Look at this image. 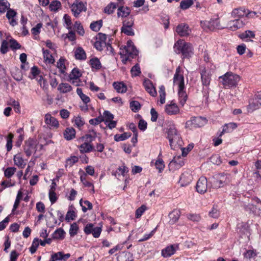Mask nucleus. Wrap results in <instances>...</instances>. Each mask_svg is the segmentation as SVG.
Here are the masks:
<instances>
[{
  "instance_id": "nucleus-63",
  "label": "nucleus",
  "mask_w": 261,
  "mask_h": 261,
  "mask_svg": "<svg viewBox=\"0 0 261 261\" xmlns=\"http://www.w3.org/2000/svg\"><path fill=\"white\" fill-rule=\"evenodd\" d=\"M10 43V47L13 50L20 49L21 48V45L18 42L14 39H11L9 40Z\"/></svg>"
},
{
  "instance_id": "nucleus-40",
  "label": "nucleus",
  "mask_w": 261,
  "mask_h": 261,
  "mask_svg": "<svg viewBox=\"0 0 261 261\" xmlns=\"http://www.w3.org/2000/svg\"><path fill=\"white\" fill-rule=\"evenodd\" d=\"M79 161V158L76 156H70L66 160L65 166L66 168L71 167L74 164Z\"/></svg>"
},
{
  "instance_id": "nucleus-43",
  "label": "nucleus",
  "mask_w": 261,
  "mask_h": 261,
  "mask_svg": "<svg viewBox=\"0 0 261 261\" xmlns=\"http://www.w3.org/2000/svg\"><path fill=\"white\" fill-rule=\"evenodd\" d=\"M50 11L57 12L61 8V4L59 1H53L49 5Z\"/></svg>"
},
{
  "instance_id": "nucleus-4",
  "label": "nucleus",
  "mask_w": 261,
  "mask_h": 261,
  "mask_svg": "<svg viewBox=\"0 0 261 261\" xmlns=\"http://www.w3.org/2000/svg\"><path fill=\"white\" fill-rule=\"evenodd\" d=\"M230 182V175L221 173L216 175L213 178L212 184L215 188H220L224 187Z\"/></svg>"
},
{
  "instance_id": "nucleus-27",
  "label": "nucleus",
  "mask_w": 261,
  "mask_h": 261,
  "mask_svg": "<svg viewBox=\"0 0 261 261\" xmlns=\"http://www.w3.org/2000/svg\"><path fill=\"white\" fill-rule=\"evenodd\" d=\"M80 151L82 153L89 152L95 150V149L93 145H92L89 142H85L79 146Z\"/></svg>"
},
{
  "instance_id": "nucleus-11",
  "label": "nucleus",
  "mask_w": 261,
  "mask_h": 261,
  "mask_svg": "<svg viewBox=\"0 0 261 261\" xmlns=\"http://www.w3.org/2000/svg\"><path fill=\"white\" fill-rule=\"evenodd\" d=\"M196 191L200 194H204L207 189V181L205 177H200L197 182Z\"/></svg>"
},
{
  "instance_id": "nucleus-21",
  "label": "nucleus",
  "mask_w": 261,
  "mask_h": 261,
  "mask_svg": "<svg viewBox=\"0 0 261 261\" xmlns=\"http://www.w3.org/2000/svg\"><path fill=\"white\" fill-rule=\"evenodd\" d=\"M13 160L14 164L18 168L23 169L26 165V162L22 157L21 153H18L14 156Z\"/></svg>"
},
{
  "instance_id": "nucleus-29",
  "label": "nucleus",
  "mask_w": 261,
  "mask_h": 261,
  "mask_svg": "<svg viewBox=\"0 0 261 261\" xmlns=\"http://www.w3.org/2000/svg\"><path fill=\"white\" fill-rule=\"evenodd\" d=\"M173 83L174 85H177L178 89H185L184 77L183 75L178 76H174Z\"/></svg>"
},
{
  "instance_id": "nucleus-16",
  "label": "nucleus",
  "mask_w": 261,
  "mask_h": 261,
  "mask_svg": "<svg viewBox=\"0 0 261 261\" xmlns=\"http://www.w3.org/2000/svg\"><path fill=\"white\" fill-rule=\"evenodd\" d=\"M143 86L146 91L149 93L152 96H155L156 95V91L155 87L153 86L152 83L149 79H145L143 82Z\"/></svg>"
},
{
  "instance_id": "nucleus-12",
  "label": "nucleus",
  "mask_w": 261,
  "mask_h": 261,
  "mask_svg": "<svg viewBox=\"0 0 261 261\" xmlns=\"http://www.w3.org/2000/svg\"><path fill=\"white\" fill-rule=\"evenodd\" d=\"M245 25V22L240 19H235L230 20L227 23V27L231 31H234L243 28Z\"/></svg>"
},
{
  "instance_id": "nucleus-2",
  "label": "nucleus",
  "mask_w": 261,
  "mask_h": 261,
  "mask_svg": "<svg viewBox=\"0 0 261 261\" xmlns=\"http://www.w3.org/2000/svg\"><path fill=\"white\" fill-rule=\"evenodd\" d=\"M138 51L134 46L132 40L127 41L126 45L123 48H120V55L122 59V62L125 64L127 61L134 58L137 55Z\"/></svg>"
},
{
  "instance_id": "nucleus-1",
  "label": "nucleus",
  "mask_w": 261,
  "mask_h": 261,
  "mask_svg": "<svg viewBox=\"0 0 261 261\" xmlns=\"http://www.w3.org/2000/svg\"><path fill=\"white\" fill-rule=\"evenodd\" d=\"M166 138L169 142L171 148L178 150L182 145L183 141L179 132L177 129L173 121H168L165 128Z\"/></svg>"
},
{
  "instance_id": "nucleus-28",
  "label": "nucleus",
  "mask_w": 261,
  "mask_h": 261,
  "mask_svg": "<svg viewBox=\"0 0 261 261\" xmlns=\"http://www.w3.org/2000/svg\"><path fill=\"white\" fill-rule=\"evenodd\" d=\"M184 165V161L183 158L180 155L174 156L173 159L169 164V166L171 167L173 165L175 166L176 168H179Z\"/></svg>"
},
{
  "instance_id": "nucleus-57",
  "label": "nucleus",
  "mask_w": 261,
  "mask_h": 261,
  "mask_svg": "<svg viewBox=\"0 0 261 261\" xmlns=\"http://www.w3.org/2000/svg\"><path fill=\"white\" fill-rule=\"evenodd\" d=\"M160 97V102L161 104H163L165 102L166 98V92L165 88L164 86H161L159 90Z\"/></svg>"
},
{
  "instance_id": "nucleus-22",
  "label": "nucleus",
  "mask_w": 261,
  "mask_h": 261,
  "mask_svg": "<svg viewBox=\"0 0 261 261\" xmlns=\"http://www.w3.org/2000/svg\"><path fill=\"white\" fill-rule=\"evenodd\" d=\"M244 208L246 211L252 212L255 215H259L261 212L260 207L251 202L245 204Z\"/></svg>"
},
{
  "instance_id": "nucleus-18",
  "label": "nucleus",
  "mask_w": 261,
  "mask_h": 261,
  "mask_svg": "<svg viewBox=\"0 0 261 261\" xmlns=\"http://www.w3.org/2000/svg\"><path fill=\"white\" fill-rule=\"evenodd\" d=\"M176 32L180 36H187L190 34L189 26L185 23H181L177 25Z\"/></svg>"
},
{
  "instance_id": "nucleus-7",
  "label": "nucleus",
  "mask_w": 261,
  "mask_h": 261,
  "mask_svg": "<svg viewBox=\"0 0 261 261\" xmlns=\"http://www.w3.org/2000/svg\"><path fill=\"white\" fill-rule=\"evenodd\" d=\"M37 141L32 138H29L25 141L23 145V150L28 157L30 156L36 150Z\"/></svg>"
},
{
  "instance_id": "nucleus-13",
  "label": "nucleus",
  "mask_w": 261,
  "mask_h": 261,
  "mask_svg": "<svg viewBox=\"0 0 261 261\" xmlns=\"http://www.w3.org/2000/svg\"><path fill=\"white\" fill-rule=\"evenodd\" d=\"M44 122L50 128H57L59 126L57 119L48 113L45 115Z\"/></svg>"
},
{
  "instance_id": "nucleus-24",
  "label": "nucleus",
  "mask_w": 261,
  "mask_h": 261,
  "mask_svg": "<svg viewBox=\"0 0 261 261\" xmlns=\"http://www.w3.org/2000/svg\"><path fill=\"white\" fill-rule=\"evenodd\" d=\"M237 123L234 122H230L225 124L223 126L222 131L219 135V137H221L225 133H228L232 132L234 129L237 127Z\"/></svg>"
},
{
  "instance_id": "nucleus-64",
  "label": "nucleus",
  "mask_w": 261,
  "mask_h": 261,
  "mask_svg": "<svg viewBox=\"0 0 261 261\" xmlns=\"http://www.w3.org/2000/svg\"><path fill=\"white\" fill-rule=\"evenodd\" d=\"M254 37L255 34L254 32L250 30L246 31L244 33L241 34L240 35V37L242 39L254 38Z\"/></svg>"
},
{
  "instance_id": "nucleus-49",
  "label": "nucleus",
  "mask_w": 261,
  "mask_h": 261,
  "mask_svg": "<svg viewBox=\"0 0 261 261\" xmlns=\"http://www.w3.org/2000/svg\"><path fill=\"white\" fill-rule=\"evenodd\" d=\"M193 4V0H183L180 3V8L182 10H186L189 8Z\"/></svg>"
},
{
  "instance_id": "nucleus-23",
  "label": "nucleus",
  "mask_w": 261,
  "mask_h": 261,
  "mask_svg": "<svg viewBox=\"0 0 261 261\" xmlns=\"http://www.w3.org/2000/svg\"><path fill=\"white\" fill-rule=\"evenodd\" d=\"M16 15L17 12L14 10L10 9V7L8 9L6 17L9 19L10 25L13 27L17 24V21L14 19Z\"/></svg>"
},
{
  "instance_id": "nucleus-38",
  "label": "nucleus",
  "mask_w": 261,
  "mask_h": 261,
  "mask_svg": "<svg viewBox=\"0 0 261 261\" xmlns=\"http://www.w3.org/2000/svg\"><path fill=\"white\" fill-rule=\"evenodd\" d=\"M80 204L84 212H86L87 210H90L92 208V204L88 200H83L81 199L80 201Z\"/></svg>"
},
{
  "instance_id": "nucleus-54",
  "label": "nucleus",
  "mask_w": 261,
  "mask_h": 261,
  "mask_svg": "<svg viewBox=\"0 0 261 261\" xmlns=\"http://www.w3.org/2000/svg\"><path fill=\"white\" fill-rule=\"evenodd\" d=\"M121 31L122 33L125 34L127 36H134L135 35L134 31L130 27H123L122 26L121 28Z\"/></svg>"
},
{
  "instance_id": "nucleus-39",
  "label": "nucleus",
  "mask_w": 261,
  "mask_h": 261,
  "mask_svg": "<svg viewBox=\"0 0 261 261\" xmlns=\"http://www.w3.org/2000/svg\"><path fill=\"white\" fill-rule=\"evenodd\" d=\"M170 221L171 223L176 222L179 218L180 212L178 210H174L169 214Z\"/></svg>"
},
{
  "instance_id": "nucleus-51",
  "label": "nucleus",
  "mask_w": 261,
  "mask_h": 261,
  "mask_svg": "<svg viewBox=\"0 0 261 261\" xmlns=\"http://www.w3.org/2000/svg\"><path fill=\"white\" fill-rule=\"evenodd\" d=\"M10 6V4L7 1L5 0H0V13H5Z\"/></svg>"
},
{
  "instance_id": "nucleus-26",
  "label": "nucleus",
  "mask_w": 261,
  "mask_h": 261,
  "mask_svg": "<svg viewBox=\"0 0 261 261\" xmlns=\"http://www.w3.org/2000/svg\"><path fill=\"white\" fill-rule=\"evenodd\" d=\"M247 9L243 8H239L234 9L231 12V15L234 18L240 19L241 18L246 17Z\"/></svg>"
},
{
  "instance_id": "nucleus-6",
  "label": "nucleus",
  "mask_w": 261,
  "mask_h": 261,
  "mask_svg": "<svg viewBox=\"0 0 261 261\" xmlns=\"http://www.w3.org/2000/svg\"><path fill=\"white\" fill-rule=\"evenodd\" d=\"M207 123L205 118L202 117H194L191 120L186 123V127L190 129L200 127L204 125Z\"/></svg>"
},
{
  "instance_id": "nucleus-14",
  "label": "nucleus",
  "mask_w": 261,
  "mask_h": 261,
  "mask_svg": "<svg viewBox=\"0 0 261 261\" xmlns=\"http://www.w3.org/2000/svg\"><path fill=\"white\" fill-rule=\"evenodd\" d=\"M178 248V244H174L166 247L162 250V255L164 257H169L174 254Z\"/></svg>"
},
{
  "instance_id": "nucleus-44",
  "label": "nucleus",
  "mask_w": 261,
  "mask_h": 261,
  "mask_svg": "<svg viewBox=\"0 0 261 261\" xmlns=\"http://www.w3.org/2000/svg\"><path fill=\"white\" fill-rule=\"evenodd\" d=\"M185 89H178V96L180 100V103L184 106L187 100V94L184 90Z\"/></svg>"
},
{
  "instance_id": "nucleus-56",
  "label": "nucleus",
  "mask_w": 261,
  "mask_h": 261,
  "mask_svg": "<svg viewBox=\"0 0 261 261\" xmlns=\"http://www.w3.org/2000/svg\"><path fill=\"white\" fill-rule=\"evenodd\" d=\"M16 171L15 167H8L4 171L5 176L7 178L11 177Z\"/></svg>"
},
{
  "instance_id": "nucleus-47",
  "label": "nucleus",
  "mask_w": 261,
  "mask_h": 261,
  "mask_svg": "<svg viewBox=\"0 0 261 261\" xmlns=\"http://www.w3.org/2000/svg\"><path fill=\"white\" fill-rule=\"evenodd\" d=\"M117 4L114 3H111L104 9V12L108 14H112L117 8Z\"/></svg>"
},
{
  "instance_id": "nucleus-33",
  "label": "nucleus",
  "mask_w": 261,
  "mask_h": 261,
  "mask_svg": "<svg viewBox=\"0 0 261 261\" xmlns=\"http://www.w3.org/2000/svg\"><path fill=\"white\" fill-rule=\"evenodd\" d=\"M43 58L46 63L53 64L55 62V59L49 50L43 49Z\"/></svg>"
},
{
  "instance_id": "nucleus-50",
  "label": "nucleus",
  "mask_w": 261,
  "mask_h": 261,
  "mask_svg": "<svg viewBox=\"0 0 261 261\" xmlns=\"http://www.w3.org/2000/svg\"><path fill=\"white\" fill-rule=\"evenodd\" d=\"M14 137V135L12 133H9L7 137V144H6V148L7 151H10L12 148L13 145V138Z\"/></svg>"
},
{
  "instance_id": "nucleus-42",
  "label": "nucleus",
  "mask_w": 261,
  "mask_h": 261,
  "mask_svg": "<svg viewBox=\"0 0 261 261\" xmlns=\"http://www.w3.org/2000/svg\"><path fill=\"white\" fill-rule=\"evenodd\" d=\"M90 64L92 68L96 70L99 69L101 67L100 62L97 58H93L90 59Z\"/></svg>"
},
{
  "instance_id": "nucleus-15",
  "label": "nucleus",
  "mask_w": 261,
  "mask_h": 261,
  "mask_svg": "<svg viewBox=\"0 0 261 261\" xmlns=\"http://www.w3.org/2000/svg\"><path fill=\"white\" fill-rule=\"evenodd\" d=\"M260 106H261V91L258 93L251 102H250L248 109L251 111H254L257 109Z\"/></svg>"
},
{
  "instance_id": "nucleus-8",
  "label": "nucleus",
  "mask_w": 261,
  "mask_h": 261,
  "mask_svg": "<svg viewBox=\"0 0 261 261\" xmlns=\"http://www.w3.org/2000/svg\"><path fill=\"white\" fill-rule=\"evenodd\" d=\"M84 231L86 234H92L94 238H97L100 236L102 229L100 227H95L92 223H88L85 226Z\"/></svg>"
},
{
  "instance_id": "nucleus-62",
  "label": "nucleus",
  "mask_w": 261,
  "mask_h": 261,
  "mask_svg": "<svg viewBox=\"0 0 261 261\" xmlns=\"http://www.w3.org/2000/svg\"><path fill=\"white\" fill-rule=\"evenodd\" d=\"M81 76V74L77 68H74L72 69L71 73L69 75V79H79V78Z\"/></svg>"
},
{
  "instance_id": "nucleus-19",
  "label": "nucleus",
  "mask_w": 261,
  "mask_h": 261,
  "mask_svg": "<svg viewBox=\"0 0 261 261\" xmlns=\"http://www.w3.org/2000/svg\"><path fill=\"white\" fill-rule=\"evenodd\" d=\"M165 112L170 115H176L179 112V109L176 103L171 102L166 105Z\"/></svg>"
},
{
  "instance_id": "nucleus-60",
  "label": "nucleus",
  "mask_w": 261,
  "mask_h": 261,
  "mask_svg": "<svg viewBox=\"0 0 261 261\" xmlns=\"http://www.w3.org/2000/svg\"><path fill=\"white\" fill-rule=\"evenodd\" d=\"M155 166L156 168L159 170L160 172H161L165 168L164 161L162 159H158L156 161L155 163Z\"/></svg>"
},
{
  "instance_id": "nucleus-5",
  "label": "nucleus",
  "mask_w": 261,
  "mask_h": 261,
  "mask_svg": "<svg viewBox=\"0 0 261 261\" xmlns=\"http://www.w3.org/2000/svg\"><path fill=\"white\" fill-rule=\"evenodd\" d=\"M177 44L178 53H181L184 58H189L192 56L193 47L191 44L180 40L177 41Z\"/></svg>"
},
{
  "instance_id": "nucleus-32",
  "label": "nucleus",
  "mask_w": 261,
  "mask_h": 261,
  "mask_svg": "<svg viewBox=\"0 0 261 261\" xmlns=\"http://www.w3.org/2000/svg\"><path fill=\"white\" fill-rule=\"evenodd\" d=\"M71 86L68 83H62L59 84L58 87V90L62 93L70 92L72 90Z\"/></svg>"
},
{
  "instance_id": "nucleus-53",
  "label": "nucleus",
  "mask_w": 261,
  "mask_h": 261,
  "mask_svg": "<svg viewBox=\"0 0 261 261\" xmlns=\"http://www.w3.org/2000/svg\"><path fill=\"white\" fill-rule=\"evenodd\" d=\"M129 107L132 111L134 112H138L141 108L140 103L138 101L136 100L132 101L130 102Z\"/></svg>"
},
{
  "instance_id": "nucleus-3",
  "label": "nucleus",
  "mask_w": 261,
  "mask_h": 261,
  "mask_svg": "<svg viewBox=\"0 0 261 261\" xmlns=\"http://www.w3.org/2000/svg\"><path fill=\"white\" fill-rule=\"evenodd\" d=\"M222 79V83L225 88L236 87L240 80L238 74L231 72H228L220 77Z\"/></svg>"
},
{
  "instance_id": "nucleus-25",
  "label": "nucleus",
  "mask_w": 261,
  "mask_h": 261,
  "mask_svg": "<svg viewBox=\"0 0 261 261\" xmlns=\"http://www.w3.org/2000/svg\"><path fill=\"white\" fill-rule=\"evenodd\" d=\"M130 13V9L129 7L121 6L118 7L117 14L118 17H126Z\"/></svg>"
},
{
  "instance_id": "nucleus-30",
  "label": "nucleus",
  "mask_w": 261,
  "mask_h": 261,
  "mask_svg": "<svg viewBox=\"0 0 261 261\" xmlns=\"http://www.w3.org/2000/svg\"><path fill=\"white\" fill-rule=\"evenodd\" d=\"M64 137L68 141L72 140L75 137V130L72 127L67 128L64 132Z\"/></svg>"
},
{
  "instance_id": "nucleus-35",
  "label": "nucleus",
  "mask_w": 261,
  "mask_h": 261,
  "mask_svg": "<svg viewBox=\"0 0 261 261\" xmlns=\"http://www.w3.org/2000/svg\"><path fill=\"white\" fill-rule=\"evenodd\" d=\"M96 137L97 133L94 130L91 129L89 130L88 133L83 137V138L86 142L90 143L94 141Z\"/></svg>"
},
{
  "instance_id": "nucleus-48",
  "label": "nucleus",
  "mask_w": 261,
  "mask_h": 261,
  "mask_svg": "<svg viewBox=\"0 0 261 261\" xmlns=\"http://www.w3.org/2000/svg\"><path fill=\"white\" fill-rule=\"evenodd\" d=\"M102 21L101 20H100L92 22L90 24V28L92 31L98 32L102 27Z\"/></svg>"
},
{
  "instance_id": "nucleus-52",
  "label": "nucleus",
  "mask_w": 261,
  "mask_h": 261,
  "mask_svg": "<svg viewBox=\"0 0 261 261\" xmlns=\"http://www.w3.org/2000/svg\"><path fill=\"white\" fill-rule=\"evenodd\" d=\"M39 244V239L35 238L33 241L32 245L30 248V251L32 254H34L36 251Z\"/></svg>"
},
{
  "instance_id": "nucleus-61",
  "label": "nucleus",
  "mask_w": 261,
  "mask_h": 261,
  "mask_svg": "<svg viewBox=\"0 0 261 261\" xmlns=\"http://www.w3.org/2000/svg\"><path fill=\"white\" fill-rule=\"evenodd\" d=\"M134 23V20L133 17H129L125 19L122 22V26L123 27H133Z\"/></svg>"
},
{
  "instance_id": "nucleus-55",
  "label": "nucleus",
  "mask_w": 261,
  "mask_h": 261,
  "mask_svg": "<svg viewBox=\"0 0 261 261\" xmlns=\"http://www.w3.org/2000/svg\"><path fill=\"white\" fill-rule=\"evenodd\" d=\"M74 27L75 29H76V31H77V33L83 36L85 31L83 28V26L81 25V23L80 21H75L74 24Z\"/></svg>"
},
{
  "instance_id": "nucleus-17",
  "label": "nucleus",
  "mask_w": 261,
  "mask_h": 261,
  "mask_svg": "<svg viewBox=\"0 0 261 261\" xmlns=\"http://www.w3.org/2000/svg\"><path fill=\"white\" fill-rule=\"evenodd\" d=\"M201 24L203 28L206 31H213L218 27L217 19H211L210 21H205L203 23L201 22Z\"/></svg>"
},
{
  "instance_id": "nucleus-36",
  "label": "nucleus",
  "mask_w": 261,
  "mask_h": 261,
  "mask_svg": "<svg viewBox=\"0 0 261 261\" xmlns=\"http://www.w3.org/2000/svg\"><path fill=\"white\" fill-rule=\"evenodd\" d=\"M201 78L202 84L204 86H208L211 82V77L208 73L206 71H202L201 73Z\"/></svg>"
},
{
  "instance_id": "nucleus-34",
  "label": "nucleus",
  "mask_w": 261,
  "mask_h": 261,
  "mask_svg": "<svg viewBox=\"0 0 261 261\" xmlns=\"http://www.w3.org/2000/svg\"><path fill=\"white\" fill-rule=\"evenodd\" d=\"M74 56L76 59L84 60L86 59V54L82 47L77 48L74 52Z\"/></svg>"
},
{
  "instance_id": "nucleus-46",
  "label": "nucleus",
  "mask_w": 261,
  "mask_h": 261,
  "mask_svg": "<svg viewBox=\"0 0 261 261\" xmlns=\"http://www.w3.org/2000/svg\"><path fill=\"white\" fill-rule=\"evenodd\" d=\"M131 136L130 133H124L122 134H116L114 136V139L116 141H121L125 140Z\"/></svg>"
},
{
  "instance_id": "nucleus-45",
  "label": "nucleus",
  "mask_w": 261,
  "mask_h": 261,
  "mask_svg": "<svg viewBox=\"0 0 261 261\" xmlns=\"http://www.w3.org/2000/svg\"><path fill=\"white\" fill-rule=\"evenodd\" d=\"M65 62V59L62 57L60 58L57 62V67L59 69L62 73H64L66 69Z\"/></svg>"
},
{
  "instance_id": "nucleus-10",
  "label": "nucleus",
  "mask_w": 261,
  "mask_h": 261,
  "mask_svg": "<svg viewBox=\"0 0 261 261\" xmlns=\"http://www.w3.org/2000/svg\"><path fill=\"white\" fill-rule=\"evenodd\" d=\"M107 35L105 34L99 33L94 43L95 47L98 50H101L106 46Z\"/></svg>"
},
{
  "instance_id": "nucleus-59",
  "label": "nucleus",
  "mask_w": 261,
  "mask_h": 261,
  "mask_svg": "<svg viewBox=\"0 0 261 261\" xmlns=\"http://www.w3.org/2000/svg\"><path fill=\"white\" fill-rule=\"evenodd\" d=\"M79 227L76 223L71 224L69 229V234L70 236L73 237L77 233Z\"/></svg>"
},
{
  "instance_id": "nucleus-31",
  "label": "nucleus",
  "mask_w": 261,
  "mask_h": 261,
  "mask_svg": "<svg viewBox=\"0 0 261 261\" xmlns=\"http://www.w3.org/2000/svg\"><path fill=\"white\" fill-rule=\"evenodd\" d=\"M70 256L69 253L64 254L62 252H58L51 255V259H56V260H66Z\"/></svg>"
},
{
  "instance_id": "nucleus-41",
  "label": "nucleus",
  "mask_w": 261,
  "mask_h": 261,
  "mask_svg": "<svg viewBox=\"0 0 261 261\" xmlns=\"http://www.w3.org/2000/svg\"><path fill=\"white\" fill-rule=\"evenodd\" d=\"M65 232L63 228L57 229L53 233V237L56 239H63L64 238Z\"/></svg>"
},
{
  "instance_id": "nucleus-58",
  "label": "nucleus",
  "mask_w": 261,
  "mask_h": 261,
  "mask_svg": "<svg viewBox=\"0 0 261 261\" xmlns=\"http://www.w3.org/2000/svg\"><path fill=\"white\" fill-rule=\"evenodd\" d=\"M255 166L256 170L254 172V175L257 178L261 179V162L257 161Z\"/></svg>"
},
{
  "instance_id": "nucleus-9",
  "label": "nucleus",
  "mask_w": 261,
  "mask_h": 261,
  "mask_svg": "<svg viewBox=\"0 0 261 261\" xmlns=\"http://www.w3.org/2000/svg\"><path fill=\"white\" fill-rule=\"evenodd\" d=\"M71 8L74 16L76 17H77L82 12H85L87 10L86 5L77 0L73 3Z\"/></svg>"
},
{
  "instance_id": "nucleus-20",
  "label": "nucleus",
  "mask_w": 261,
  "mask_h": 261,
  "mask_svg": "<svg viewBox=\"0 0 261 261\" xmlns=\"http://www.w3.org/2000/svg\"><path fill=\"white\" fill-rule=\"evenodd\" d=\"M133 254L129 252H121L117 254V261H133Z\"/></svg>"
},
{
  "instance_id": "nucleus-37",
  "label": "nucleus",
  "mask_w": 261,
  "mask_h": 261,
  "mask_svg": "<svg viewBox=\"0 0 261 261\" xmlns=\"http://www.w3.org/2000/svg\"><path fill=\"white\" fill-rule=\"evenodd\" d=\"M113 86L115 89L119 93H125L127 90L126 86L122 83L114 82Z\"/></svg>"
}]
</instances>
